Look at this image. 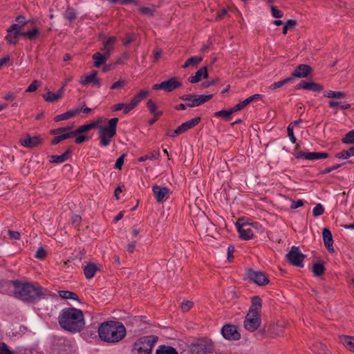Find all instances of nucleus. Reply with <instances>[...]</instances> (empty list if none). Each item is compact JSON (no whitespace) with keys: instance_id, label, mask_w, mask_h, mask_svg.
Returning a JSON list of instances; mask_svg holds the SVG:
<instances>
[{"instance_id":"1","label":"nucleus","mask_w":354,"mask_h":354,"mask_svg":"<svg viewBox=\"0 0 354 354\" xmlns=\"http://www.w3.org/2000/svg\"><path fill=\"white\" fill-rule=\"evenodd\" d=\"M59 323L62 328L71 333L80 331L85 325L82 311L75 308L63 309L59 315Z\"/></svg>"},{"instance_id":"2","label":"nucleus","mask_w":354,"mask_h":354,"mask_svg":"<svg viewBox=\"0 0 354 354\" xmlns=\"http://www.w3.org/2000/svg\"><path fill=\"white\" fill-rule=\"evenodd\" d=\"M100 339L107 343H118L126 335V328L123 324L109 321L102 323L98 327Z\"/></svg>"},{"instance_id":"3","label":"nucleus","mask_w":354,"mask_h":354,"mask_svg":"<svg viewBox=\"0 0 354 354\" xmlns=\"http://www.w3.org/2000/svg\"><path fill=\"white\" fill-rule=\"evenodd\" d=\"M13 286L15 296L23 301H33L40 299L46 295L40 286H36L31 283L16 281L13 283Z\"/></svg>"},{"instance_id":"4","label":"nucleus","mask_w":354,"mask_h":354,"mask_svg":"<svg viewBox=\"0 0 354 354\" xmlns=\"http://www.w3.org/2000/svg\"><path fill=\"white\" fill-rule=\"evenodd\" d=\"M252 304L250 306L244 320V328L250 331H255L261 324V300L259 297L252 298Z\"/></svg>"},{"instance_id":"5","label":"nucleus","mask_w":354,"mask_h":354,"mask_svg":"<svg viewBox=\"0 0 354 354\" xmlns=\"http://www.w3.org/2000/svg\"><path fill=\"white\" fill-rule=\"evenodd\" d=\"M118 122V118H113L108 122L107 127H103L98 124V135L100 145L107 147L111 144V139L116 135V126Z\"/></svg>"},{"instance_id":"6","label":"nucleus","mask_w":354,"mask_h":354,"mask_svg":"<svg viewBox=\"0 0 354 354\" xmlns=\"http://www.w3.org/2000/svg\"><path fill=\"white\" fill-rule=\"evenodd\" d=\"M157 339L158 337L154 335L140 338L133 344V354H151Z\"/></svg>"},{"instance_id":"7","label":"nucleus","mask_w":354,"mask_h":354,"mask_svg":"<svg viewBox=\"0 0 354 354\" xmlns=\"http://www.w3.org/2000/svg\"><path fill=\"white\" fill-rule=\"evenodd\" d=\"M214 343L208 337H203L189 346L192 354H209L214 350Z\"/></svg>"},{"instance_id":"8","label":"nucleus","mask_w":354,"mask_h":354,"mask_svg":"<svg viewBox=\"0 0 354 354\" xmlns=\"http://www.w3.org/2000/svg\"><path fill=\"white\" fill-rule=\"evenodd\" d=\"M258 225L257 223H241V220L236 223L239 236L244 240H249L253 237L254 230H257Z\"/></svg>"},{"instance_id":"9","label":"nucleus","mask_w":354,"mask_h":354,"mask_svg":"<svg viewBox=\"0 0 354 354\" xmlns=\"http://www.w3.org/2000/svg\"><path fill=\"white\" fill-rule=\"evenodd\" d=\"M288 261L296 266L303 267V261L305 255L303 254L299 248L292 246L290 251L286 254Z\"/></svg>"},{"instance_id":"10","label":"nucleus","mask_w":354,"mask_h":354,"mask_svg":"<svg viewBox=\"0 0 354 354\" xmlns=\"http://www.w3.org/2000/svg\"><path fill=\"white\" fill-rule=\"evenodd\" d=\"M182 86V83L176 77H172L167 81H164L160 84H156L153 86L155 90H163L166 92H171Z\"/></svg>"},{"instance_id":"11","label":"nucleus","mask_w":354,"mask_h":354,"mask_svg":"<svg viewBox=\"0 0 354 354\" xmlns=\"http://www.w3.org/2000/svg\"><path fill=\"white\" fill-rule=\"evenodd\" d=\"M221 333L223 337L228 340H239L241 338V335L238 332L235 326L231 324H226L223 326Z\"/></svg>"},{"instance_id":"12","label":"nucleus","mask_w":354,"mask_h":354,"mask_svg":"<svg viewBox=\"0 0 354 354\" xmlns=\"http://www.w3.org/2000/svg\"><path fill=\"white\" fill-rule=\"evenodd\" d=\"M50 133L56 136L51 142L53 145H57L64 140L71 138L74 136V133L73 131L66 132V128L53 129L50 131Z\"/></svg>"},{"instance_id":"13","label":"nucleus","mask_w":354,"mask_h":354,"mask_svg":"<svg viewBox=\"0 0 354 354\" xmlns=\"http://www.w3.org/2000/svg\"><path fill=\"white\" fill-rule=\"evenodd\" d=\"M152 191L156 201L159 203H162L166 201L169 195V189L166 187L155 185L152 187Z\"/></svg>"},{"instance_id":"14","label":"nucleus","mask_w":354,"mask_h":354,"mask_svg":"<svg viewBox=\"0 0 354 354\" xmlns=\"http://www.w3.org/2000/svg\"><path fill=\"white\" fill-rule=\"evenodd\" d=\"M97 71H93L89 75L82 76L80 80V83L84 86L93 83L97 87H100L101 82L100 80L97 77Z\"/></svg>"},{"instance_id":"15","label":"nucleus","mask_w":354,"mask_h":354,"mask_svg":"<svg viewBox=\"0 0 354 354\" xmlns=\"http://www.w3.org/2000/svg\"><path fill=\"white\" fill-rule=\"evenodd\" d=\"M296 89H305L319 93L324 89V86L318 83L303 81L296 86Z\"/></svg>"},{"instance_id":"16","label":"nucleus","mask_w":354,"mask_h":354,"mask_svg":"<svg viewBox=\"0 0 354 354\" xmlns=\"http://www.w3.org/2000/svg\"><path fill=\"white\" fill-rule=\"evenodd\" d=\"M117 42V38L114 36L104 37L103 46L101 50L110 57L111 52L113 50L114 45Z\"/></svg>"},{"instance_id":"17","label":"nucleus","mask_w":354,"mask_h":354,"mask_svg":"<svg viewBox=\"0 0 354 354\" xmlns=\"http://www.w3.org/2000/svg\"><path fill=\"white\" fill-rule=\"evenodd\" d=\"M212 97V95H193L192 99L187 105L188 107L198 106L207 101Z\"/></svg>"},{"instance_id":"18","label":"nucleus","mask_w":354,"mask_h":354,"mask_svg":"<svg viewBox=\"0 0 354 354\" xmlns=\"http://www.w3.org/2000/svg\"><path fill=\"white\" fill-rule=\"evenodd\" d=\"M19 142L22 146L28 148H32L37 146L41 142V140L38 136L31 137L29 135H26L21 138Z\"/></svg>"},{"instance_id":"19","label":"nucleus","mask_w":354,"mask_h":354,"mask_svg":"<svg viewBox=\"0 0 354 354\" xmlns=\"http://www.w3.org/2000/svg\"><path fill=\"white\" fill-rule=\"evenodd\" d=\"M328 154L325 152H299L298 158L306 160H318L326 158Z\"/></svg>"},{"instance_id":"20","label":"nucleus","mask_w":354,"mask_h":354,"mask_svg":"<svg viewBox=\"0 0 354 354\" xmlns=\"http://www.w3.org/2000/svg\"><path fill=\"white\" fill-rule=\"evenodd\" d=\"M105 120H106V119L100 118L97 120L93 121V122H91L90 124L82 125L77 129L73 131L74 133V136L76 134H80V133L88 131L93 128H97L98 127V124H100L102 122H103Z\"/></svg>"},{"instance_id":"21","label":"nucleus","mask_w":354,"mask_h":354,"mask_svg":"<svg viewBox=\"0 0 354 354\" xmlns=\"http://www.w3.org/2000/svg\"><path fill=\"white\" fill-rule=\"evenodd\" d=\"M312 68L307 64H300L295 70L292 77L303 78L311 73Z\"/></svg>"},{"instance_id":"22","label":"nucleus","mask_w":354,"mask_h":354,"mask_svg":"<svg viewBox=\"0 0 354 354\" xmlns=\"http://www.w3.org/2000/svg\"><path fill=\"white\" fill-rule=\"evenodd\" d=\"M322 237L325 247L330 252H333V239L332 234L328 228L325 227L323 229Z\"/></svg>"},{"instance_id":"23","label":"nucleus","mask_w":354,"mask_h":354,"mask_svg":"<svg viewBox=\"0 0 354 354\" xmlns=\"http://www.w3.org/2000/svg\"><path fill=\"white\" fill-rule=\"evenodd\" d=\"M82 111L81 107H77L73 109H71L66 113H64L62 114L57 115L55 118V122H59L64 120H68L69 118H71L75 115H77L78 113H80Z\"/></svg>"},{"instance_id":"24","label":"nucleus","mask_w":354,"mask_h":354,"mask_svg":"<svg viewBox=\"0 0 354 354\" xmlns=\"http://www.w3.org/2000/svg\"><path fill=\"white\" fill-rule=\"evenodd\" d=\"M200 121H201V118H199V117L189 120L183 123L182 124H180L177 128V131L178 133H183L185 132L186 131H187L188 129L197 125L200 122Z\"/></svg>"},{"instance_id":"25","label":"nucleus","mask_w":354,"mask_h":354,"mask_svg":"<svg viewBox=\"0 0 354 354\" xmlns=\"http://www.w3.org/2000/svg\"><path fill=\"white\" fill-rule=\"evenodd\" d=\"M250 278L255 283L258 284L259 286H263L269 282L267 277L264 273L261 272H254L250 274Z\"/></svg>"},{"instance_id":"26","label":"nucleus","mask_w":354,"mask_h":354,"mask_svg":"<svg viewBox=\"0 0 354 354\" xmlns=\"http://www.w3.org/2000/svg\"><path fill=\"white\" fill-rule=\"evenodd\" d=\"M64 93V87H62L59 90L57 91V93H53L51 91L47 92L46 94L43 95V98L45 101L48 102H54L58 100H59Z\"/></svg>"},{"instance_id":"27","label":"nucleus","mask_w":354,"mask_h":354,"mask_svg":"<svg viewBox=\"0 0 354 354\" xmlns=\"http://www.w3.org/2000/svg\"><path fill=\"white\" fill-rule=\"evenodd\" d=\"M208 77V73L206 67H203L197 71L195 75L190 76L189 77V81L191 83H197L200 82L203 78H207Z\"/></svg>"},{"instance_id":"28","label":"nucleus","mask_w":354,"mask_h":354,"mask_svg":"<svg viewBox=\"0 0 354 354\" xmlns=\"http://www.w3.org/2000/svg\"><path fill=\"white\" fill-rule=\"evenodd\" d=\"M92 57L94 60V66L95 67H100L102 64L106 62V60L109 58V56L104 53H100L97 52L94 53Z\"/></svg>"},{"instance_id":"29","label":"nucleus","mask_w":354,"mask_h":354,"mask_svg":"<svg viewBox=\"0 0 354 354\" xmlns=\"http://www.w3.org/2000/svg\"><path fill=\"white\" fill-rule=\"evenodd\" d=\"M340 342L350 351L354 353V337L352 336L342 335L339 337Z\"/></svg>"},{"instance_id":"30","label":"nucleus","mask_w":354,"mask_h":354,"mask_svg":"<svg viewBox=\"0 0 354 354\" xmlns=\"http://www.w3.org/2000/svg\"><path fill=\"white\" fill-rule=\"evenodd\" d=\"M133 104H132L131 101L129 104L124 103H118L112 106V110L114 111H118L120 110H123V112L127 114L130 112L131 110L134 109Z\"/></svg>"},{"instance_id":"31","label":"nucleus","mask_w":354,"mask_h":354,"mask_svg":"<svg viewBox=\"0 0 354 354\" xmlns=\"http://www.w3.org/2000/svg\"><path fill=\"white\" fill-rule=\"evenodd\" d=\"M97 267L95 263H88L84 267V273L86 279H91L94 277Z\"/></svg>"},{"instance_id":"32","label":"nucleus","mask_w":354,"mask_h":354,"mask_svg":"<svg viewBox=\"0 0 354 354\" xmlns=\"http://www.w3.org/2000/svg\"><path fill=\"white\" fill-rule=\"evenodd\" d=\"M149 94V91L147 89H142L140 91L139 93L131 100L134 107H136L142 100L146 98Z\"/></svg>"},{"instance_id":"33","label":"nucleus","mask_w":354,"mask_h":354,"mask_svg":"<svg viewBox=\"0 0 354 354\" xmlns=\"http://www.w3.org/2000/svg\"><path fill=\"white\" fill-rule=\"evenodd\" d=\"M71 151L68 149L65 153L59 156H52L50 162L54 163H62L67 160L71 155Z\"/></svg>"},{"instance_id":"34","label":"nucleus","mask_w":354,"mask_h":354,"mask_svg":"<svg viewBox=\"0 0 354 354\" xmlns=\"http://www.w3.org/2000/svg\"><path fill=\"white\" fill-rule=\"evenodd\" d=\"M40 31L37 28H34L30 30L22 32L21 35L27 37L30 40H34L39 37Z\"/></svg>"},{"instance_id":"35","label":"nucleus","mask_w":354,"mask_h":354,"mask_svg":"<svg viewBox=\"0 0 354 354\" xmlns=\"http://www.w3.org/2000/svg\"><path fill=\"white\" fill-rule=\"evenodd\" d=\"M147 107L154 116L160 117L162 114V111H157L156 104L151 100L147 102Z\"/></svg>"},{"instance_id":"36","label":"nucleus","mask_w":354,"mask_h":354,"mask_svg":"<svg viewBox=\"0 0 354 354\" xmlns=\"http://www.w3.org/2000/svg\"><path fill=\"white\" fill-rule=\"evenodd\" d=\"M324 97L328 98L342 99L346 97V94L340 91H327L324 93Z\"/></svg>"},{"instance_id":"37","label":"nucleus","mask_w":354,"mask_h":354,"mask_svg":"<svg viewBox=\"0 0 354 354\" xmlns=\"http://www.w3.org/2000/svg\"><path fill=\"white\" fill-rule=\"evenodd\" d=\"M156 354H178L175 348L168 346H160L156 351Z\"/></svg>"},{"instance_id":"38","label":"nucleus","mask_w":354,"mask_h":354,"mask_svg":"<svg viewBox=\"0 0 354 354\" xmlns=\"http://www.w3.org/2000/svg\"><path fill=\"white\" fill-rule=\"evenodd\" d=\"M160 156V151L158 150L153 151L149 154L140 157L138 160L143 162L147 160H157Z\"/></svg>"},{"instance_id":"39","label":"nucleus","mask_w":354,"mask_h":354,"mask_svg":"<svg viewBox=\"0 0 354 354\" xmlns=\"http://www.w3.org/2000/svg\"><path fill=\"white\" fill-rule=\"evenodd\" d=\"M59 295L60 297L64 299H71L73 300H77L78 299L77 295L75 293L68 290H60L59 291Z\"/></svg>"},{"instance_id":"40","label":"nucleus","mask_w":354,"mask_h":354,"mask_svg":"<svg viewBox=\"0 0 354 354\" xmlns=\"http://www.w3.org/2000/svg\"><path fill=\"white\" fill-rule=\"evenodd\" d=\"M140 12L147 16L151 17L153 15L156 11V7L154 6H142L140 8Z\"/></svg>"},{"instance_id":"41","label":"nucleus","mask_w":354,"mask_h":354,"mask_svg":"<svg viewBox=\"0 0 354 354\" xmlns=\"http://www.w3.org/2000/svg\"><path fill=\"white\" fill-rule=\"evenodd\" d=\"M353 156H354V147H350L346 151H343L337 154V157L338 158H342V159H347Z\"/></svg>"},{"instance_id":"42","label":"nucleus","mask_w":354,"mask_h":354,"mask_svg":"<svg viewBox=\"0 0 354 354\" xmlns=\"http://www.w3.org/2000/svg\"><path fill=\"white\" fill-rule=\"evenodd\" d=\"M292 80V77H288V78H286V79H285V80H283L282 81L274 82L272 84H271L268 87V88L269 89H272V90H274V89L279 88L283 86V85L289 83Z\"/></svg>"},{"instance_id":"43","label":"nucleus","mask_w":354,"mask_h":354,"mask_svg":"<svg viewBox=\"0 0 354 354\" xmlns=\"http://www.w3.org/2000/svg\"><path fill=\"white\" fill-rule=\"evenodd\" d=\"M236 112L234 111V107L230 110H221L214 113L216 117H221L227 119L233 113Z\"/></svg>"},{"instance_id":"44","label":"nucleus","mask_w":354,"mask_h":354,"mask_svg":"<svg viewBox=\"0 0 354 354\" xmlns=\"http://www.w3.org/2000/svg\"><path fill=\"white\" fill-rule=\"evenodd\" d=\"M202 61V58L201 57H190L189 59H188L185 63L184 64V65L183 66V67L184 68H187L188 66H191V65H196L198 64L199 62H201Z\"/></svg>"},{"instance_id":"45","label":"nucleus","mask_w":354,"mask_h":354,"mask_svg":"<svg viewBox=\"0 0 354 354\" xmlns=\"http://www.w3.org/2000/svg\"><path fill=\"white\" fill-rule=\"evenodd\" d=\"M312 271L315 276H320L324 271V267L321 263H315L313 266Z\"/></svg>"},{"instance_id":"46","label":"nucleus","mask_w":354,"mask_h":354,"mask_svg":"<svg viewBox=\"0 0 354 354\" xmlns=\"http://www.w3.org/2000/svg\"><path fill=\"white\" fill-rule=\"evenodd\" d=\"M342 142L346 144H354V130L348 132L342 138Z\"/></svg>"},{"instance_id":"47","label":"nucleus","mask_w":354,"mask_h":354,"mask_svg":"<svg viewBox=\"0 0 354 354\" xmlns=\"http://www.w3.org/2000/svg\"><path fill=\"white\" fill-rule=\"evenodd\" d=\"M7 32L13 33L15 37L21 35V27L18 24H13L7 30Z\"/></svg>"},{"instance_id":"48","label":"nucleus","mask_w":354,"mask_h":354,"mask_svg":"<svg viewBox=\"0 0 354 354\" xmlns=\"http://www.w3.org/2000/svg\"><path fill=\"white\" fill-rule=\"evenodd\" d=\"M194 302L189 300L183 301L181 304V309L183 312H187L192 308Z\"/></svg>"},{"instance_id":"49","label":"nucleus","mask_w":354,"mask_h":354,"mask_svg":"<svg viewBox=\"0 0 354 354\" xmlns=\"http://www.w3.org/2000/svg\"><path fill=\"white\" fill-rule=\"evenodd\" d=\"M251 102H250L249 98L248 97L245 100H244L243 101H242V102L238 103L237 104H236L234 106V111H240V110L243 109L245 106H246L247 105H248Z\"/></svg>"},{"instance_id":"50","label":"nucleus","mask_w":354,"mask_h":354,"mask_svg":"<svg viewBox=\"0 0 354 354\" xmlns=\"http://www.w3.org/2000/svg\"><path fill=\"white\" fill-rule=\"evenodd\" d=\"M324 212V208L321 204H317L316 206L313 209V214L314 216H319L322 214H323Z\"/></svg>"},{"instance_id":"51","label":"nucleus","mask_w":354,"mask_h":354,"mask_svg":"<svg viewBox=\"0 0 354 354\" xmlns=\"http://www.w3.org/2000/svg\"><path fill=\"white\" fill-rule=\"evenodd\" d=\"M41 85V82L37 80H34L27 88L26 92H34Z\"/></svg>"},{"instance_id":"52","label":"nucleus","mask_w":354,"mask_h":354,"mask_svg":"<svg viewBox=\"0 0 354 354\" xmlns=\"http://www.w3.org/2000/svg\"><path fill=\"white\" fill-rule=\"evenodd\" d=\"M293 129H294V127L292 126V124H290L288 125V135L289 136V138H290V140L291 141L292 143H295L296 142V138L295 136H294V133H293Z\"/></svg>"},{"instance_id":"53","label":"nucleus","mask_w":354,"mask_h":354,"mask_svg":"<svg viewBox=\"0 0 354 354\" xmlns=\"http://www.w3.org/2000/svg\"><path fill=\"white\" fill-rule=\"evenodd\" d=\"M18 37H15V34L8 32L5 37V39L9 44H15L17 43V39Z\"/></svg>"},{"instance_id":"54","label":"nucleus","mask_w":354,"mask_h":354,"mask_svg":"<svg viewBox=\"0 0 354 354\" xmlns=\"http://www.w3.org/2000/svg\"><path fill=\"white\" fill-rule=\"evenodd\" d=\"M125 80H120L118 82L113 83L111 86L110 87L111 89H120L124 87L125 85Z\"/></svg>"},{"instance_id":"55","label":"nucleus","mask_w":354,"mask_h":354,"mask_svg":"<svg viewBox=\"0 0 354 354\" xmlns=\"http://www.w3.org/2000/svg\"><path fill=\"white\" fill-rule=\"evenodd\" d=\"M271 13L274 18H281L283 17V12L278 10L275 6H271Z\"/></svg>"},{"instance_id":"56","label":"nucleus","mask_w":354,"mask_h":354,"mask_svg":"<svg viewBox=\"0 0 354 354\" xmlns=\"http://www.w3.org/2000/svg\"><path fill=\"white\" fill-rule=\"evenodd\" d=\"M296 25V22L294 20H288L284 25L283 28V33L286 35L289 28L294 27Z\"/></svg>"},{"instance_id":"57","label":"nucleus","mask_w":354,"mask_h":354,"mask_svg":"<svg viewBox=\"0 0 354 354\" xmlns=\"http://www.w3.org/2000/svg\"><path fill=\"white\" fill-rule=\"evenodd\" d=\"M111 3H119L122 5L128 4V3H136L137 0H108Z\"/></svg>"},{"instance_id":"58","label":"nucleus","mask_w":354,"mask_h":354,"mask_svg":"<svg viewBox=\"0 0 354 354\" xmlns=\"http://www.w3.org/2000/svg\"><path fill=\"white\" fill-rule=\"evenodd\" d=\"M76 12L73 10H68L66 13V18L72 21L76 18Z\"/></svg>"},{"instance_id":"59","label":"nucleus","mask_w":354,"mask_h":354,"mask_svg":"<svg viewBox=\"0 0 354 354\" xmlns=\"http://www.w3.org/2000/svg\"><path fill=\"white\" fill-rule=\"evenodd\" d=\"M125 154H122L120 157H119L115 164V168L117 169H121L123 164H124V159Z\"/></svg>"},{"instance_id":"60","label":"nucleus","mask_w":354,"mask_h":354,"mask_svg":"<svg viewBox=\"0 0 354 354\" xmlns=\"http://www.w3.org/2000/svg\"><path fill=\"white\" fill-rule=\"evenodd\" d=\"M46 253L44 249L43 248H39L35 253V257L42 259L46 257Z\"/></svg>"},{"instance_id":"61","label":"nucleus","mask_w":354,"mask_h":354,"mask_svg":"<svg viewBox=\"0 0 354 354\" xmlns=\"http://www.w3.org/2000/svg\"><path fill=\"white\" fill-rule=\"evenodd\" d=\"M304 205V202L302 200H298L297 201H292L290 205L291 209H297Z\"/></svg>"},{"instance_id":"62","label":"nucleus","mask_w":354,"mask_h":354,"mask_svg":"<svg viewBox=\"0 0 354 354\" xmlns=\"http://www.w3.org/2000/svg\"><path fill=\"white\" fill-rule=\"evenodd\" d=\"M339 167V165H334V166H332L330 167L325 168L324 170H322L321 171V174H328V173L331 172L332 171H334V170L338 169Z\"/></svg>"},{"instance_id":"63","label":"nucleus","mask_w":354,"mask_h":354,"mask_svg":"<svg viewBox=\"0 0 354 354\" xmlns=\"http://www.w3.org/2000/svg\"><path fill=\"white\" fill-rule=\"evenodd\" d=\"M8 235L10 239L15 240L19 239L20 237L19 232L17 231H8Z\"/></svg>"},{"instance_id":"64","label":"nucleus","mask_w":354,"mask_h":354,"mask_svg":"<svg viewBox=\"0 0 354 354\" xmlns=\"http://www.w3.org/2000/svg\"><path fill=\"white\" fill-rule=\"evenodd\" d=\"M134 39V36L132 35H129L126 37V38L124 39L123 43L124 45L127 46L129 44H130L131 41H133Z\"/></svg>"}]
</instances>
